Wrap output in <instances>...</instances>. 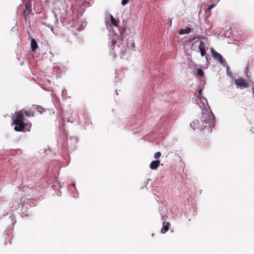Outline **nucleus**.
I'll return each instance as SVG.
<instances>
[{"label": "nucleus", "instance_id": "obj_16", "mask_svg": "<svg viewBox=\"0 0 254 254\" xmlns=\"http://www.w3.org/2000/svg\"><path fill=\"white\" fill-rule=\"evenodd\" d=\"M117 44V41L115 39L112 40V48L113 50L115 49V45Z\"/></svg>", "mask_w": 254, "mask_h": 254}, {"label": "nucleus", "instance_id": "obj_9", "mask_svg": "<svg viewBox=\"0 0 254 254\" xmlns=\"http://www.w3.org/2000/svg\"><path fill=\"white\" fill-rule=\"evenodd\" d=\"M126 28L125 27L121 28L119 29V35L118 37L122 41H123L126 38L124 35V32Z\"/></svg>", "mask_w": 254, "mask_h": 254}, {"label": "nucleus", "instance_id": "obj_2", "mask_svg": "<svg viewBox=\"0 0 254 254\" xmlns=\"http://www.w3.org/2000/svg\"><path fill=\"white\" fill-rule=\"evenodd\" d=\"M34 112L30 109L27 111L22 109L15 113L14 116L12 117V125H14V130L16 131H24L25 128L28 126L30 127L31 124L30 123L24 122L25 117H34Z\"/></svg>", "mask_w": 254, "mask_h": 254}, {"label": "nucleus", "instance_id": "obj_15", "mask_svg": "<svg viewBox=\"0 0 254 254\" xmlns=\"http://www.w3.org/2000/svg\"><path fill=\"white\" fill-rule=\"evenodd\" d=\"M161 156V153L160 152H157L155 153L154 155V157L155 159H158Z\"/></svg>", "mask_w": 254, "mask_h": 254}, {"label": "nucleus", "instance_id": "obj_5", "mask_svg": "<svg viewBox=\"0 0 254 254\" xmlns=\"http://www.w3.org/2000/svg\"><path fill=\"white\" fill-rule=\"evenodd\" d=\"M32 13L31 5L30 3H26L25 8L23 11V14L25 17V20L29 17V15Z\"/></svg>", "mask_w": 254, "mask_h": 254}, {"label": "nucleus", "instance_id": "obj_21", "mask_svg": "<svg viewBox=\"0 0 254 254\" xmlns=\"http://www.w3.org/2000/svg\"><path fill=\"white\" fill-rule=\"evenodd\" d=\"M134 46H135V44H134V43H133L131 44V46H132V47H134Z\"/></svg>", "mask_w": 254, "mask_h": 254}, {"label": "nucleus", "instance_id": "obj_11", "mask_svg": "<svg viewBox=\"0 0 254 254\" xmlns=\"http://www.w3.org/2000/svg\"><path fill=\"white\" fill-rule=\"evenodd\" d=\"M110 17L112 24L115 26H117L119 20L117 21L111 14L110 15Z\"/></svg>", "mask_w": 254, "mask_h": 254}, {"label": "nucleus", "instance_id": "obj_13", "mask_svg": "<svg viewBox=\"0 0 254 254\" xmlns=\"http://www.w3.org/2000/svg\"><path fill=\"white\" fill-rule=\"evenodd\" d=\"M190 32V29L189 28L186 29H182L179 31V34H184L185 33H189Z\"/></svg>", "mask_w": 254, "mask_h": 254}, {"label": "nucleus", "instance_id": "obj_12", "mask_svg": "<svg viewBox=\"0 0 254 254\" xmlns=\"http://www.w3.org/2000/svg\"><path fill=\"white\" fill-rule=\"evenodd\" d=\"M36 109L37 111L39 112L40 114H42L44 112V109L39 105L36 106Z\"/></svg>", "mask_w": 254, "mask_h": 254}, {"label": "nucleus", "instance_id": "obj_8", "mask_svg": "<svg viewBox=\"0 0 254 254\" xmlns=\"http://www.w3.org/2000/svg\"><path fill=\"white\" fill-rule=\"evenodd\" d=\"M170 224L169 222H163L161 232L162 233H166L168 231Z\"/></svg>", "mask_w": 254, "mask_h": 254}, {"label": "nucleus", "instance_id": "obj_10", "mask_svg": "<svg viewBox=\"0 0 254 254\" xmlns=\"http://www.w3.org/2000/svg\"><path fill=\"white\" fill-rule=\"evenodd\" d=\"M31 47L33 51H35L38 48V45L34 39H32L31 41Z\"/></svg>", "mask_w": 254, "mask_h": 254}, {"label": "nucleus", "instance_id": "obj_19", "mask_svg": "<svg viewBox=\"0 0 254 254\" xmlns=\"http://www.w3.org/2000/svg\"><path fill=\"white\" fill-rule=\"evenodd\" d=\"M201 91H202V89H200V90H199L198 94H199V96H200V95H201Z\"/></svg>", "mask_w": 254, "mask_h": 254}, {"label": "nucleus", "instance_id": "obj_17", "mask_svg": "<svg viewBox=\"0 0 254 254\" xmlns=\"http://www.w3.org/2000/svg\"><path fill=\"white\" fill-rule=\"evenodd\" d=\"M129 0H122V4L123 5H125L127 3Z\"/></svg>", "mask_w": 254, "mask_h": 254}, {"label": "nucleus", "instance_id": "obj_4", "mask_svg": "<svg viewBox=\"0 0 254 254\" xmlns=\"http://www.w3.org/2000/svg\"><path fill=\"white\" fill-rule=\"evenodd\" d=\"M211 54L214 59L217 60L221 64H223L225 61L223 59L222 56L216 52L213 48L211 49Z\"/></svg>", "mask_w": 254, "mask_h": 254}, {"label": "nucleus", "instance_id": "obj_22", "mask_svg": "<svg viewBox=\"0 0 254 254\" xmlns=\"http://www.w3.org/2000/svg\"><path fill=\"white\" fill-rule=\"evenodd\" d=\"M67 121L68 122L72 123V122L69 119H67Z\"/></svg>", "mask_w": 254, "mask_h": 254}, {"label": "nucleus", "instance_id": "obj_7", "mask_svg": "<svg viewBox=\"0 0 254 254\" xmlns=\"http://www.w3.org/2000/svg\"><path fill=\"white\" fill-rule=\"evenodd\" d=\"M160 161L159 160H155L151 162L150 164V168L152 170L157 169L159 166Z\"/></svg>", "mask_w": 254, "mask_h": 254}, {"label": "nucleus", "instance_id": "obj_18", "mask_svg": "<svg viewBox=\"0 0 254 254\" xmlns=\"http://www.w3.org/2000/svg\"><path fill=\"white\" fill-rule=\"evenodd\" d=\"M215 5V3H213L211 5H210V6H209V7H208L207 8V10L208 11L210 10L212 8H213Z\"/></svg>", "mask_w": 254, "mask_h": 254}, {"label": "nucleus", "instance_id": "obj_20", "mask_svg": "<svg viewBox=\"0 0 254 254\" xmlns=\"http://www.w3.org/2000/svg\"><path fill=\"white\" fill-rule=\"evenodd\" d=\"M253 97H254V88H253Z\"/></svg>", "mask_w": 254, "mask_h": 254}, {"label": "nucleus", "instance_id": "obj_1", "mask_svg": "<svg viewBox=\"0 0 254 254\" xmlns=\"http://www.w3.org/2000/svg\"><path fill=\"white\" fill-rule=\"evenodd\" d=\"M214 116L211 111L207 109L202 110L201 120H194L190 126L194 129H198L200 131L207 128L209 131L212 130V127L214 126Z\"/></svg>", "mask_w": 254, "mask_h": 254}, {"label": "nucleus", "instance_id": "obj_14", "mask_svg": "<svg viewBox=\"0 0 254 254\" xmlns=\"http://www.w3.org/2000/svg\"><path fill=\"white\" fill-rule=\"evenodd\" d=\"M197 73L200 77H202L204 75V72L200 68L198 69L197 71Z\"/></svg>", "mask_w": 254, "mask_h": 254}, {"label": "nucleus", "instance_id": "obj_3", "mask_svg": "<svg viewBox=\"0 0 254 254\" xmlns=\"http://www.w3.org/2000/svg\"><path fill=\"white\" fill-rule=\"evenodd\" d=\"M235 82L237 87L241 88H248L249 86L248 82L246 80L242 78H239L235 80Z\"/></svg>", "mask_w": 254, "mask_h": 254}, {"label": "nucleus", "instance_id": "obj_6", "mask_svg": "<svg viewBox=\"0 0 254 254\" xmlns=\"http://www.w3.org/2000/svg\"><path fill=\"white\" fill-rule=\"evenodd\" d=\"M198 49L199 50L201 56L202 57L204 56L206 53V48L205 44L203 42L201 41H200Z\"/></svg>", "mask_w": 254, "mask_h": 254}, {"label": "nucleus", "instance_id": "obj_23", "mask_svg": "<svg viewBox=\"0 0 254 254\" xmlns=\"http://www.w3.org/2000/svg\"><path fill=\"white\" fill-rule=\"evenodd\" d=\"M125 54V52H122V54Z\"/></svg>", "mask_w": 254, "mask_h": 254}]
</instances>
